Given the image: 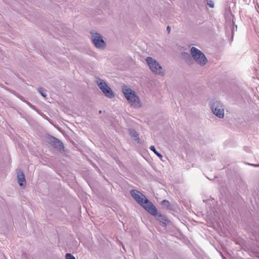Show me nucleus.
I'll use <instances>...</instances> for the list:
<instances>
[{"instance_id": "f257e3e1", "label": "nucleus", "mask_w": 259, "mask_h": 259, "mask_svg": "<svg viewBox=\"0 0 259 259\" xmlns=\"http://www.w3.org/2000/svg\"><path fill=\"white\" fill-rule=\"evenodd\" d=\"M130 193L135 201L147 212L153 215H157L158 220L160 222L163 221V219L161 214L157 213L156 207L143 194L137 190H132Z\"/></svg>"}, {"instance_id": "f03ea898", "label": "nucleus", "mask_w": 259, "mask_h": 259, "mask_svg": "<svg viewBox=\"0 0 259 259\" xmlns=\"http://www.w3.org/2000/svg\"><path fill=\"white\" fill-rule=\"evenodd\" d=\"M121 92L127 103L135 109L143 107V102L138 93L131 87L124 85L121 87Z\"/></svg>"}, {"instance_id": "7ed1b4c3", "label": "nucleus", "mask_w": 259, "mask_h": 259, "mask_svg": "<svg viewBox=\"0 0 259 259\" xmlns=\"http://www.w3.org/2000/svg\"><path fill=\"white\" fill-rule=\"evenodd\" d=\"M145 63L150 71L155 75L164 76L166 74V70L164 66L155 58L147 57Z\"/></svg>"}, {"instance_id": "20e7f679", "label": "nucleus", "mask_w": 259, "mask_h": 259, "mask_svg": "<svg viewBox=\"0 0 259 259\" xmlns=\"http://www.w3.org/2000/svg\"><path fill=\"white\" fill-rule=\"evenodd\" d=\"M95 82L104 96L109 99L115 98V93L106 80L100 77H96Z\"/></svg>"}, {"instance_id": "39448f33", "label": "nucleus", "mask_w": 259, "mask_h": 259, "mask_svg": "<svg viewBox=\"0 0 259 259\" xmlns=\"http://www.w3.org/2000/svg\"><path fill=\"white\" fill-rule=\"evenodd\" d=\"M91 40L97 50L104 51L108 46L106 38L100 32L96 31L91 32Z\"/></svg>"}, {"instance_id": "423d86ee", "label": "nucleus", "mask_w": 259, "mask_h": 259, "mask_svg": "<svg viewBox=\"0 0 259 259\" xmlns=\"http://www.w3.org/2000/svg\"><path fill=\"white\" fill-rule=\"evenodd\" d=\"M190 53L194 62L200 67L205 66L208 63V60L203 52L195 47L190 49Z\"/></svg>"}, {"instance_id": "0eeeda50", "label": "nucleus", "mask_w": 259, "mask_h": 259, "mask_svg": "<svg viewBox=\"0 0 259 259\" xmlns=\"http://www.w3.org/2000/svg\"><path fill=\"white\" fill-rule=\"evenodd\" d=\"M211 112L216 117L222 119L225 117V105L220 101L212 99L208 104Z\"/></svg>"}, {"instance_id": "6e6552de", "label": "nucleus", "mask_w": 259, "mask_h": 259, "mask_svg": "<svg viewBox=\"0 0 259 259\" xmlns=\"http://www.w3.org/2000/svg\"><path fill=\"white\" fill-rule=\"evenodd\" d=\"M17 181L20 187L25 189L26 187V181L23 172L21 170H18L16 172Z\"/></svg>"}, {"instance_id": "1a4fd4ad", "label": "nucleus", "mask_w": 259, "mask_h": 259, "mask_svg": "<svg viewBox=\"0 0 259 259\" xmlns=\"http://www.w3.org/2000/svg\"><path fill=\"white\" fill-rule=\"evenodd\" d=\"M48 142L52 146L57 149L59 151H62L63 150L64 146L62 143L59 140L55 138L54 137H49Z\"/></svg>"}, {"instance_id": "9d476101", "label": "nucleus", "mask_w": 259, "mask_h": 259, "mask_svg": "<svg viewBox=\"0 0 259 259\" xmlns=\"http://www.w3.org/2000/svg\"><path fill=\"white\" fill-rule=\"evenodd\" d=\"M130 137L133 138L138 143H140V139L139 134L135 130L131 129L129 130Z\"/></svg>"}, {"instance_id": "9b49d317", "label": "nucleus", "mask_w": 259, "mask_h": 259, "mask_svg": "<svg viewBox=\"0 0 259 259\" xmlns=\"http://www.w3.org/2000/svg\"><path fill=\"white\" fill-rule=\"evenodd\" d=\"M150 149L151 151H152L160 158V159L161 160L163 161L162 155L156 150V149L154 146H151L150 147Z\"/></svg>"}, {"instance_id": "f8f14e48", "label": "nucleus", "mask_w": 259, "mask_h": 259, "mask_svg": "<svg viewBox=\"0 0 259 259\" xmlns=\"http://www.w3.org/2000/svg\"><path fill=\"white\" fill-rule=\"evenodd\" d=\"M161 205L165 208H169V207L170 203L167 200H164L162 201L161 202Z\"/></svg>"}, {"instance_id": "ddd939ff", "label": "nucleus", "mask_w": 259, "mask_h": 259, "mask_svg": "<svg viewBox=\"0 0 259 259\" xmlns=\"http://www.w3.org/2000/svg\"><path fill=\"white\" fill-rule=\"evenodd\" d=\"M207 3V4L209 6V7L212 8L214 7V4L213 0H205Z\"/></svg>"}, {"instance_id": "4468645a", "label": "nucleus", "mask_w": 259, "mask_h": 259, "mask_svg": "<svg viewBox=\"0 0 259 259\" xmlns=\"http://www.w3.org/2000/svg\"><path fill=\"white\" fill-rule=\"evenodd\" d=\"M65 258L66 259H76L73 255H72L71 254H70L69 253L66 254Z\"/></svg>"}, {"instance_id": "2eb2a0df", "label": "nucleus", "mask_w": 259, "mask_h": 259, "mask_svg": "<svg viewBox=\"0 0 259 259\" xmlns=\"http://www.w3.org/2000/svg\"><path fill=\"white\" fill-rule=\"evenodd\" d=\"M38 91L39 93L41 94V95L43 97H44V98L46 97V96H47V93H46V92H45L42 89H39L38 90Z\"/></svg>"}, {"instance_id": "dca6fc26", "label": "nucleus", "mask_w": 259, "mask_h": 259, "mask_svg": "<svg viewBox=\"0 0 259 259\" xmlns=\"http://www.w3.org/2000/svg\"><path fill=\"white\" fill-rule=\"evenodd\" d=\"M182 56L183 59H186L187 58H189V54L186 52H183L182 53Z\"/></svg>"}]
</instances>
